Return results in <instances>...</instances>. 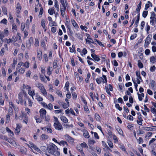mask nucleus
Returning a JSON list of instances; mask_svg holds the SVG:
<instances>
[{
  "mask_svg": "<svg viewBox=\"0 0 156 156\" xmlns=\"http://www.w3.org/2000/svg\"><path fill=\"white\" fill-rule=\"evenodd\" d=\"M53 12H54V10L53 8H51L48 10V12L51 15H52L53 14Z\"/></svg>",
  "mask_w": 156,
  "mask_h": 156,
  "instance_id": "ea45409f",
  "label": "nucleus"
},
{
  "mask_svg": "<svg viewBox=\"0 0 156 156\" xmlns=\"http://www.w3.org/2000/svg\"><path fill=\"white\" fill-rule=\"evenodd\" d=\"M156 85L155 81L154 80H152L151 81V87L152 88H154Z\"/></svg>",
  "mask_w": 156,
  "mask_h": 156,
  "instance_id": "5fc2aeb1",
  "label": "nucleus"
},
{
  "mask_svg": "<svg viewBox=\"0 0 156 156\" xmlns=\"http://www.w3.org/2000/svg\"><path fill=\"white\" fill-rule=\"evenodd\" d=\"M66 10V9H65L61 8L60 9L61 15L63 17L64 16Z\"/></svg>",
  "mask_w": 156,
  "mask_h": 156,
  "instance_id": "37998d69",
  "label": "nucleus"
},
{
  "mask_svg": "<svg viewBox=\"0 0 156 156\" xmlns=\"http://www.w3.org/2000/svg\"><path fill=\"white\" fill-rule=\"evenodd\" d=\"M150 60L151 62L154 63L156 62V57H155L154 56L151 57L150 58Z\"/></svg>",
  "mask_w": 156,
  "mask_h": 156,
  "instance_id": "393cba45",
  "label": "nucleus"
},
{
  "mask_svg": "<svg viewBox=\"0 0 156 156\" xmlns=\"http://www.w3.org/2000/svg\"><path fill=\"white\" fill-rule=\"evenodd\" d=\"M54 3V6L56 8L57 12H58L59 11V6L58 4V2L57 0H55Z\"/></svg>",
  "mask_w": 156,
  "mask_h": 156,
  "instance_id": "aec40b11",
  "label": "nucleus"
},
{
  "mask_svg": "<svg viewBox=\"0 0 156 156\" xmlns=\"http://www.w3.org/2000/svg\"><path fill=\"white\" fill-rule=\"evenodd\" d=\"M21 7L20 4L19 2L17 3L16 8V12L18 14H19L20 12V10L21 9Z\"/></svg>",
  "mask_w": 156,
  "mask_h": 156,
  "instance_id": "9b49d317",
  "label": "nucleus"
},
{
  "mask_svg": "<svg viewBox=\"0 0 156 156\" xmlns=\"http://www.w3.org/2000/svg\"><path fill=\"white\" fill-rule=\"evenodd\" d=\"M94 115L96 120L98 121H100L101 119V117L98 114L96 113Z\"/></svg>",
  "mask_w": 156,
  "mask_h": 156,
  "instance_id": "e433bc0d",
  "label": "nucleus"
},
{
  "mask_svg": "<svg viewBox=\"0 0 156 156\" xmlns=\"http://www.w3.org/2000/svg\"><path fill=\"white\" fill-rule=\"evenodd\" d=\"M60 119L61 121L65 123H66L68 122L67 119L64 116H61L60 117Z\"/></svg>",
  "mask_w": 156,
  "mask_h": 156,
  "instance_id": "f3484780",
  "label": "nucleus"
},
{
  "mask_svg": "<svg viewBox=\"0 0 156 156\" xmlns=\"http://www.w3.org/2000/svg\"><path fill=\"white\" fill-rule=\"evenodd\" d=\"M54 126L55 129L58 130H61L62 128V124L59 122L57 123H54Z\"/></svg>",
  "mask_w": 156,
  "mask_h": 156,
  "instance_id": "0eeeda50",
  "label": "nucleus"
},
{
  "mask_svg": "<svg viewBox=\"0 0 156 156\" xmlns=\"http://www.w3.org/2000/svg\"><path fill=\"white\" fill-rule=\"evenodd\" d=\"M35 86L38 88L40 90L41 93L44 96H46L47 95V93L46 90L44 88L43 85L39 83H37L35 84Z\"/></svg>",
  "mask_w": 156,
  "mask_h": 156,
  "instance_id": "f257e3e1",
  "label": "nucleus"
},
{
  "mask_svg": "<svg viewBox=\"0 0 156 156\" xmlns=\"http://www.w3.org/2000/svg\"><path fill=\"white\" fill-rule=\"evenodd\" d=\"M137 118L139 120H137V123L139 125H142V121H143V119L141 117V116H139Z\"/></svg>",
  "mask_w": 156,
  "mask_h": 156,
  "instance_id": "6ab92c4d",
  "label": "nucleus"
},
{
  "mask_svg": "<svg viewBox=\"0 0 156 156\" xmlns=\"http://www.w3.org/2000/svg\"><path fill=\"white\" fill-rule=\"evenodd\" d=\"M46 108L49 109H51L53 108L52 105L51 104H49L48 105H47Z\"/></svg>",
  "mask_w": 156,
  "mask_h": 156,
  "instance_id": "13d9d810",
  "label": "nucleus"
},
{
  "mask_svg": "<svg viewBox=\"0 0 156 156\" xmlns=\"http://www.w3.org/2000/svg\"><path fill=\"white\" fill-rule=\"evenodd\" d=\"M71 22L73 26L75 27H76L78 26L76 22L75 21L73 20H71Z\"/></svg>",
  "mask_w": 156,
  "mask_h": 156,
  "instance_id": "09e8293b",
  "label": "nucleus"
},
{
  "mask_svg": "<svg viewBox=\"0 0 156 156\" xmlns=\"http://www.w3.org/2000/svg\"><path fill=\"white\" fill-rule=\"evenodd\" d=\"M66 139L70 143H73L74 142V139L69 136L68 135L66 134L65 135Z\"/></svg>",
  "mask_w": 156,
  "mask_h": 156,
  "instance_id": "ddd939ff",
  "label": "nucleus"
},
{
  "mask_svg": "<svg viewBox=\"0 0 156 156\" xmlns=\"http://www.w3.org/2000/svg\"><path fill=\"white\" fill-rule=\"evenodd\" d=\"M113 135L112 134V132L110 130L108 131V136L110 138H112Z\"/></svg>",
  "mask_w": 156,
  "mask_h": 156,
  "instance_id": "bf43d9fd",
  "label": "nucleus"
},
{
  "mask_svg": "<svg viewBox=\"0 0 156 156\" xmlns=\"http://www.w3.org/2000/svg\"><path fill=\"white\" fill-rule=\"evenodd\" d=\"M37 56L38 58H39V60H41L42 57V52L41 51L37 52Z\"/></svg>",
  "mask_w": 156,
  "mask_h": 156,
  "instance_id": "2f4dec72",
  "label": "nucleus"
},
{
  "mask_svg": "<svg viewBox=\"0 0 156 156\" xmlns=\"http://www.w3.org/2000/svg\"><path fill=\"white\" fill-rule=\"evenodd\" d=\"M25 28V25L24 23H21V30L22 31H24Z\"/></svg>",
  "mask_w": 156,
  "mask_h": 156,
  "instance_id": "864d4df0",
  "label": "nucleus"
},
{
  "mask_svg": "<svg viewBox=\"0 0 156 156\" xmlns=\"http://www.w3.org/2000/svg\"><path fill=\"white\" fill-rule=\"evenodd\" d=\"M45 21L44 20H41V25L42 27L44 29V31H45L46 30V28H45Z\"/></svg>",
  "mask_w": 156,
  "mask_h": 156,
  "instance_id": "5701e85b",
  "label": "nucleus"
},
{
  "mask_svg": "<svg viewBox=\"0 0 156 156\" xmlns=\"http://www.w3.org/2000/svg\"><path fill=\"white\" fill-rule=\"evenodd\" d=\"M87 49L85 48H84L82 51V52L84 55H85L87 53Z\"/></svg>",
  "mask_w": 156,
  "mask_h": 156,
  "instance_id": "338daca9",
  "label": "nucleus"
},
{
  "mask_svg": "<svg viewBox=\"0 0 156 156\" xmlns=\"http://www.w3.org/2000/svg\"><path fill=\"white\" fill-rule=\"evenodd\" d=\"M2 12L3 14L5 15H6L7 14V9L5 7L2 8Z\"/></svg>",
  "mask_w": 156,
  "mask_h": 156,
  "instance_id": "3c124183",
  "label": "nucleus"
},
{
  "mask_svg": "<svg viewBox=\"0 0 156 156\" xmlns=\"http://www.w3.org/2000/svg\"><path fill=\"white\" fill-rule=\"evenodd\" d=\"M28 94L30 96H31L32 97V99H34V96L35 94V92L34 90H28Z\"/></svg>",
  "mask_w": 156,
  "mask_h": 156,
  "instance_id": "4468645a",
  "label": "nucleus"
},
{
  "mask_svg": "<svg viewBox=\"0 0 156 156\" xmlns=\"http://www.w3.org/2000/svg\"><path fill=\"white\" fill-rule=\"evenodd\" d=\"M77 149L78 151L80 152L82 154H84L83 152V149L82 147L80 145H78L77 146Z\"/></svg>",
  "mask_w": 156,
  "mask_h": 156,
  "instance_id": "c85d7f7f",
  "label": "nucleus"
},
{
  "mask_svg": "<svg viewBox=\"0 0 156 156\" xmlns=\"http://www.w3.org/2000/svg\"><path fill=\"white\" fill-rule=\"evenodd\" d=\"M47 149L49 153L52 154L56 150H58V148L56 146L53 144H51L47 147Z\"/></svg>",
  "mask_w": 156,
  "mask_h": 156,
  "instance_id": "f03ea898",
  "label": "nucleus"
},
{
  "mask_svg": "<svg viewBox=\"0 0 156 156\" xmlns=\"http://www.w3.org/2000/svg\"><path fill=\"white\" fill-rule=\"evenodd\" d=\"M5 41L7 44H10L11 43L13 42V41L12 40V38L7 39L5 38Z\"/></svg>",
  "mask_w": 156,
  "mask_h": 156,
  "instance_id": "cd10ccee",
  "label": "nucleus"
},
{
  "mask_svg": "<svg viewBox=\"0 0 156 156\" xmlns=\"http://www.w3.org/2000/svg\"><path fill=\"white\" fill-rule=\"evenodd\" d=\"M132 80H133V83H134V86H135V89H136V90L137 91L138 90H137V86H138V85L137 84V83H136V81H135V79L134 78H132Z\"/></svg>",
  "mask_w": 156,
  "mask_h": 156,
  "instance_id": "c03bdc74",
  "label": "nucleus"
},
{
  "mask_svg": "<svg viewBox=\"0 0 156 156\" xmlns=\"http://www.w3.org/2000/svg\"><path fill=\"white\" fill-rule=\"evenodd\" d=\"M23 33L24 34V36L23 37V38H25L28 35V32L26 30H25L23 31Z\"/></svg>",
  "mask_w": 156,
  "mask_h": 156,
  "instance_id": "052dcab7",
  "label": "nucleus"
},
{
  "mask_svg": "<svg viewBox=\"0 0 156 156\" xmlns=\"http://www.w3.org/2000/svg\"><path fill=\"white\" fill-rule=\"evenodd\" d=\"M16 125L17 126L15 130V133L17 135H18L20 132V129L21 127V126L18 124H17Z\"/></svg>",
  "mask_w": 156,
  "mask_h": 156,
  "instance_id": "dca6fc26",
  "label": "nucleus"
},
{
  "mask_svg": "<svg viewBox=\"0 0 156 156\" xmlns=\"http://www.w3.org/2000/svg\"><path fill=\"white\" fill-rule=\"evenodd\" d=\"M80 145L82 147V148H88V146L87 144L84 142H83V143H81L80 144Z\"/></svg>",
  "mask_w": 156,
  "mask_h": 156,
  "instance_id": "7c9ffc66",
  "label": "nucleus"
},
{
  "mask_svg": "<svg viewBox=\"0 0 156 156\" xmlns=\"http://www.w3.org/2000/svg\"><path fill=\"white\" fill-rule=\"evenodd\" d=\"M5 140L8 141L9 143L15 147H17L19 146V144L16 142L15 141L12 140L10 139H8L7 138Z\"/></svg>",
  "mask_w": 156,
  "mask_h": 156,
  "instance_id": "423d86ee",
  "label": "nucleus"
},
{
  "mask_svg": "<svg viewBox=\"0 0 156 156\" xmlns=\"http://www.w3.org/2000/svg\"><path fill=\"white\" fill-rule=\"evenodd\" d=\"M80 28L82 30H84L86 32L87 31V27L83 26L82 25H81L80 26Z\"/></svg>",
  "mask_w": 156,
  "mask_h": 156,
  "instance_id": "4d7b16f0",
  "label": "nucleus"
},
{
  "mask_svg": "<svg viewBox=\"0 0 156 156\" xmlns=\"http://www.w3.org/2000/svg\"><path fill=\"white\" fill-rule=\"evenodd\" d=\"M151 16L150 17V19L156 18V14L154 12H151Z\"/></svg>",
  "mask_w": 156,
  "mask_h": 156,
  "instance_id": "8fccbe9b",
  "label": "nucleus"
},
{
  "mask_svg": "<svg viewBox=\"0 0 156 156\" xmlns=\"http://www.w3.org/2000/svg\"><path fill=\"white\" fill-rule=\"evenodd\" d=\"M95 143V141L93 140L89 139L88 140V144L90 146V148H91V147L90 146L91 145H93L94 143Z\"/></svg>",
  "mask_w": 156,
  "mask_h": 156,
  "instance_id": "412c9836",
  "label": "nucleus"
},
{
  "mask_svg": "<svg viewBox=\"0 0 156 156\" xmlns=\"http://www.w3.org/2000/svg\"><path fill=\"white\" fill-rule=\"evenodd\" d=\"M16 70L18 71V72H19L21 74H23L24 73L25 69L24 68L22 67L18 69V66L16 68Z\"/></svg>",
  "mask_w": 156,
  "mask_h": 156,
  "instance_id": "a211bd4d",
  "label": "nucleus"
},
{
  "mask_svg": "<svg viewBox=\"0 0 156 156\" xmlns=\"http://www.w3.org/2000/svg\"><path fill=\"white\" fill-rule=\"evenodd\" d=\"M33 148H34L35 150H36L38 152H40L41 151L40 149L37 147L36 145Z\"/></svg>",
  "mask_w": 156,
  "mask_h": 156,
  "instance_id": "0e129e2a",
  "label": "nucleus"
},
{
  "mask_svg": "<svg viewBox=\"0 0 156 156\" xmlns=\"http://www.w3.org/2000/svg\"><path fill=\"white\" fill-rule=\"evenodd\" d=\"M4 47L2 48L0 51V55L3 56L5 52V50H7L8 49L7 45V44L4 45Z\"/></svg>",
  "mask_w": 156,
  "mask_h": 156,
  "instance_id": "6e6552de",
  "label": "nucleus"
},
{
  "mask_svg": "<svg viewBox=\"0 0 156 156\" xmlns=\"http://www.w3.org/2000/svg\"><path fill=\"white\" fill-rule=\"evenodd\" d=\"M10 114H8L6 116V119L7 122H9L10 120Z\"/></svg>",
  "mask_w": 156,
  "mask_h": 156,
  "instance_id": "de8ad7c7",
  "label": "nucleus"
},
{
  "mask_svg": "<svg viewBox=\"0 0 156 156\" xmlns=\"http://www.w3.org/2000/svg\"><path fill=\"white\" fill-rule=\"evenodd\" d=\"M25 63L24 62H19L17 65L18 69L20 68L22 66L25 67Z\"/></svg>",
  "mask_w": 156,
  "mask_h": 156,
  "instance_id": "58836bf2",
  "label": "nucleus"
},
{
  "mask_svg": "<svg viewBox=\"0 0 156 156\" xmlns=\"http://www.w3.org/2000/svg\"><path fill=\"white\" fill-rule=\"evenodd\" d=\"M48 138V136L44 134H42L41 136V138L43 140L47 139Z\"/></svg>",
  "mask_w": 156,
  "mask_h": 156,
  "instance_id": "4c0bfd02",
  "label": "nucleus"
},
{
  "mask_svg": "<svg viewBox=\"0 0 156 156\" xmlns=\"http://www.w3.org/2000/svg\"><path fill=\"white\" fill-rule=\"evenodd\" d=\"M13 43L21 40V34L20 33H17L16 36H13L12 37Z\"/></svg>",
  "mask_w": 156,
  "mask_h": 156,
  "instance_id": "20e7f679",
  "label": "nucleus"
},
{
  "mask_svg": "<svg viewBox=\"0 0 156 156\" xmlns=\"http://www.w3.org/2000/svg\"><path fill=\"white\" fill-rule=\"evenodd\" d=\"M58 144L59 145H62L63 146H65V145L68 146V144L65 141L62 140L60 141L59 143H58Z\"/></svg>",
  "mask_w": 156,
  "mask_h": 156,
  "instance_id": "a878e982",
  "label": "nucleus"
},
{
  "mask_svg": "<svg viewBox=\"0 0 156 156\" xmlns=\"http://www.w3.org/2000/svg\"><path fill=\"white\" fill-rule=\"evenodd\" d=\"M150 23L151 25L153 26L156 22V18L150 19Z\"/></svg>",
  "mask_w": 156,
  "mask_h": 156,
  "instance_id": "c756f323",
  "label": "nucleus"
},
{
  "mask_svg": "<svg viewBox=\"0 0 156 156\" xmlns=\"http://www.w3.org/2000/svg\"><path fill=\"white\" fill-rule=\"evenodd\" d=\"M56 93L57 94H58V95L59 97H62V94L60 91L58 90L56 91Z\"/></svg>",
  "mask_w": 156,
  "mask_h": 156,
  "instance_id": "e2e57ef3",
  "label": "nucleus"
},
{
  "mask_svg": "<svg viewBox=\"0 0 156 156\" xmlns=\"http://www.w3.org/2000/svg\"><path fill=\"white\" fill-rule=\"evenodd\" d=\"M136 75L137 77V79H140L141 80H142V79L140 76V72L138 71H136Z\"/></svg>",
  "mask_w": 156,
  "mask_h": 156,
  "instance_id": "603ef678",
  "label": "nucleus"
},
{
  "mask_svg": "<svg viewBox=\"0 0 156 156\" xmlns=\"http://www.w3.org/2000/svg\"><path fill=\"white\" fill-rule=\"evenodd\" d=\"M63 126L66 129L69 128L70 127L72 128L73 127V126L72 124L69 125L68 124H64L63 125Z\"/></svg>",
  "mask_w": 156,
  "mask_h": 156,
  "instance_id": "72a5a7b5",
  "label": "nucleus"
},
{
  "mask_svg": "<svg viewBox=\"0 0 156 156\" xmlns=\"http://www.w3.org/2000/svg\"><path fill=\"white\" fill-rule=\"evenodd\" d=\"M57 60H54L53 63V67L54 69L56 68L57 66Z\"/></svg>",
  "mask_w": 156,
  "mask_h": 156,
  "instance_id": "49530a36",
  "label": "nucleus"
},
{
  "mask_svg": "<svg viewBox=\"0 0 156 156\" xmlns=\"http://www.w3.org/2000/svg\"><path fill=\"white\" fill-rule=\"evenodd\" d=\"M17 59L14 58L13 59L12 64V68L14 69H15V65L17 64Z\"/></svg>",
  "mask_w": 156,
  "mask_h": 156,
  "instance_id": "473e14b6",
  "label": "nucleus"
},
{
  "mask_svg": "<svg viewBox=\"0 0 156 156\" xmlns=\"http://www.w3.org/2000/svg\"><path fill=\"white\" fill-rule=\"evenodd\" d=\"M69 103H67V104H66L64 102L62 107L64 109H66L68 107H69Z\"/></svg>",
  "mask_w": 156,
  "mask_h": 156,
  "instance_id": "79ce46f5",
  "label": "nucleus"
},
{
  "mask_svg": "<svg viewBox=\"0 0 156 156\" xmlns=\"http://www.w3.org/2000/svg\"><path fill=\"white\" fill-rule=\"evenodd\" d=\"M39 112L41 118L44 119L46 115V111L44 109L42 108L40 110Z\"/></svg>",
  "mask_w": 156,
  "mask_h": 156,
  "instance_id": "39448f33",
  "label": "nucleus"
},
{
  "mask_svg": "<svg viewBox=\"0 0 156 156\" xmlns=\"http://www.w3.org/2000/svg\"><path fill=\"white\" fill-rule=\"evenodd\" d=\"M91 56L93 58L94 60L98 62L100 60L99 56L96 55L95 53H92L91 54Z\"/></svg>",
  "mask_w": 156,
  "mask_h": 156,
  "instance_id": "9d476101",
  "label": "nucleus"
},
{
  "mask_svg": "<svg viewBox=\"0 0 156 156\" xmlns=\"http://www.w3.org/2000/svg\"><path fill=\"white\" fill-rule=\"evenodd\" d=\"M96 80L97 83L98 84H100L101 83V82H102L104 83H105L103 78H102V77H100L99 78H98L96 79Z\"/></svg>",
  "mask_w": 156,
  "mask_h": 156,
  "instance_id": "2eb2a0df",
  "label": "nucleus"
},
{
  "mask_svg": "<svg viewBox=\"0 0 156 156\" xmlns=\"http://www.w3.org/2000/svg\"><path fill=\"white\" fill-rule=\"evenodd\" d=\"M12 30L14 33H15L17 30V26L15 23H13L12 24Z\"/></svg>",
  "mask_w": 156,
  "mask_h": 156,
  "instance_id": "4be33fe9",
  "label": "nucleus"
},
{
  "mask_svg": "<svg viewBox=\"0 0 156 156\" xmlns=\"http://www.w3.org/2000/svg\"><path fill=\"white\" fill-rule=\"evenodd\" d=\"M138 66L140 68H142L143 67V65L141 62L140 60H138Z\"/></svg>",
  "mask_w": 156,
  "mask_h": 156,
  "instance_id": "f704fd0d",
  "label": "nucleus"
},
{
  "mask_svg": "<svg viewBox=\"0 0 156 156\" xmlns=\"http://www.w3.org/2000/svg\"><path fill=\"white\" fill-rule=\"evenodd\" d=\"M141 2H140L139 4L137 5V8L136 9V10L139 13L140 11V9H141Z\"/></svg>",
  "mask_w": 156,
  "mask_h": 156,
  "instance_id": "c9c22d12",
  "label": "nucleus"
},
{
  "mask_svg": "<svg viewBox=\"0 0 156 156\" xmlns=\"http://www.w3.org/2000/svg\"><path fill=\"white\" fill-rule=\"evenodd\" d=\"M83 136L85 138H88L89 137V133L86 130L84 131L83 133Z\"/></svg>",
  "mask_w": 156,
  "mask_h": 156,
  "instance_id": "b1692460",
  "label": "nucleus"
},
{
  "mask_svg": "<svg viewBox=\"0 0 156 156\" xmlns=\"http://www.w3.org/2000/svg\"><path fill=\"white\" fill-rule=\"evenodd\" d=\"M33 39L32 37H30L28 41L27 42L26 44L27 48L29 49L31 46V42H32Z\"/></svg>",
  "mask_w": 156,
  "mask_h": 156,
  "instance_id": "f8f14e48",
  "label": "nucleus"
},
{
  "mask_svg": "<svg viewBox=\"0 0 156 156\" xmlns=\"http://www.w3.org/2000/svg\"><path fill=\"white\" fill-rule=\"evenodd\" d=\"M52 154H54L55 156H59L60 153L59 151H58L57 150H56L54 152V153H52Z\"/></svg>",
  "mask_w": 156,
  "mask_h": 156,
  "instance_id": "a19ab883",
  "label": "nucleus"
},
{
  "mask_svg": "<svg viewBox=\"0 0 156 156\" xmlns=\"http://www.w3.org/2000/svg\"><path fill=\"white\" fill-rule=\"evenodd\" d=\"M96 150L98 153V154H100L101 153V149L99 147H96Z\"/></svg>",
  "mask_w": 156,
  "mask_h": 156,
  "instance_id": "69168bd1",
  "label": "nucleus"
},
{
  "mask_svg": "<svg viewBox=\"0 0 156 156\" xmlns=\"http://www.w3.org/2000/svg\"><path fill=\"white\" fill-rule=\"evenodd\" d=\"M39 41L37 39H35L34 45L36 47H37L39 45Z\"/></svg>",
  "mask_w": 156,
  "mask_h": 156,
  "instance_id": "774afa93",
  "label": "nucleus"
},
{
  "mask_svg": "<svg viewBox=\"0 0 156 156\" xmlns=\"http://www.w3.org/2000/svg\"><path fill=\"white\" fill-rule=\"evenodd\" d=\"M148 14V11H143L142 14L143 16L145 18L147 16Z\"/></svg>",
  "mask_w": 156,
  "mask_h": 156,
  "instance_id": "a18cd8bd",
  "label": "nucleus"
},
{
  "mask_svg": "<svg viewBox=\"0 0 156 156\" xmlns=\"http://www.w3.org/2000/svg\"><path fill=\"white\" fill-rule=\"evenodd\" d=\"M52 71V67H48L47 70V74L48 75H50L51 74Z\"/></svg>",
  "mask_w": 156,
  "mask_h": 156,
  "instance_id": "bb28decb",
  "label": "nucleus"
},
{
  "mask_svg": "<svg viewBox=\"0 0 156 156\" xmlns=\"http://www.w3.org/2000/svg\"><path fill=\"white\" fill-rule=\"evenodd\" d=\"M23 94L22 93H20L19 94H18V99L19 100H16V102L17 103L19 104L20 103L21 104L23 103Z\"/></svg>",
  "mask_w": 156,
  "mask_h": 156,
  "instance_id": "1a4fd4ad",
  "label": "nucleus"
},
{
  "mask_svg": "<svg viewBox=\"0 0 156 156\" xmlns=\"http://www.w3.org/2000/svg\"><path fill=\"white\" fill-rule=\"evenodd\" d=\"M151 112L154 114L155 115H156V109H155L154 108H151Z\"/></svg>",
  "mask_w": 156,
  "mask_h": 156,
  "instance_id": "6e6d98bb",
  "label": "nucleus"
},
{
  "mask_svg": "<svg viewBox=\"0 0 156 156\" xmlns=\"http://www.w3.org/2000/svg\"><path fill=\"white\" fill-rule=\"evenodd\" d=\"M152 35L151 34L149 35L146 38L144 44V46L147 47L150 43L151 40Z\"/></svg>",
  "mask_w": 156,
  "mask_h": 156,
  "instance_id": "7ed1b4c3",
  "label": "nucleus"
},
{
  "mask_svg": "<svg viewBox=\"0 0 156 156\" xmlns=\"http://www.w3.org/2000/svg\"><path fill=\"white\" fill-rule=\"evenodd\" d=\"M115 107L119 111H121L122 109V108L120 107L119 105V104H116L115 105Z\"/></svg>",
  "mask_w": 156,
  "mask_h": 156,
  "instance_id": "680f3d73",
  "label": "nucleus"
}]
</instances>
